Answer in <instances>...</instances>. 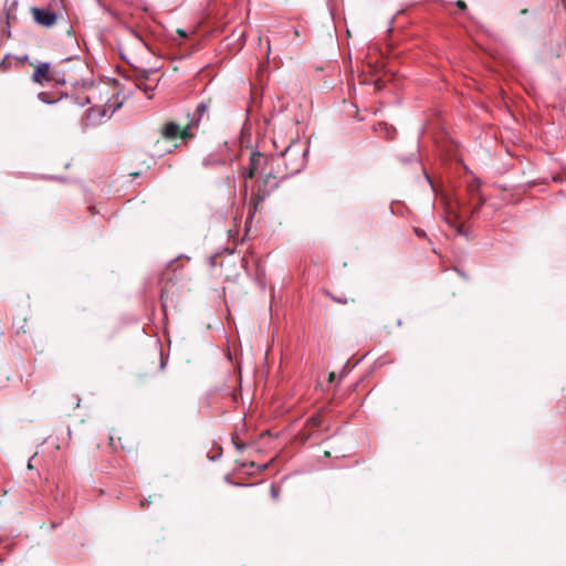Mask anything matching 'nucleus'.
<instances>
[{
	"instance_id": "nucleus-1",
	"label": "nucleus",
	"mask_w": 566,
	"mask_h": 566,
	"mask_svg": "<svg viewBox=\"0 0 566 566\" xmlns=\"http://www.w3.org/2000/svg\"><path fill=\"white\" fill-rule=\"evenodd\" d=\"M32 18L41 27L51 28L59 21V15L48 8H31Z\"/></svg>"
},
{
	"instance_id": "nucleus-2",
	"label": "nucleus",
	"mask_w": 566,
	"mask_h": 566,
	"mask_svg": "<svg viewBox=\"0 0 566 566\" xmlns=\"http://www.w3.org/2000/svg\"><path fill=\"white\" fill-rule=\"evenodd\" d=\"M209 108V104L201 102L197 105L196 108V116L197 118H193L190 120V123L182 129L181 138L188 139L193 137V128L199 125L200 119L202 116L207 113Z\"/></svg>"
},
{
	"instance_id": "nucleus-3",
	"label": "nucleus",
	"mask_w": 566,
	"mask_h": 566,
	"mask_svg": "<svg viewBox=\"0 0 566 566\" xmlns=\"http://www.w3.org/2000/svg\"><path fill=\"white\" fill-rule=\"evenodd\" d=\"M228 149V144L224 145L216 153H210L202 160V166L206 168H213L217 166H223L227 159L222 156V153Z\"/></svg>"
},
{
	"instance_id": "nucleus-4",
	"label": "nucleus",
	"mask_w": 566,
	"mask_h": 566,
	"mask_svg": "<svg viewBox=\"0 0 566 566\" xmlns=\"http://www.w3.org/2000/svg\"><path fill=\"white\" fill-rule=\"evenodd\" d=\"M262 159H263V156L261 153H259V151L251 153L250 165H249V167L242 168V171H241L242 177L244 179L253 178Z\"/></svg>"
},
{
	"instance_id": "nucleus-5",
	"label": "nucleus",
	"mask_w": 566,
	"mask_h": 566,
	"mask_svg": "<svg viewBox=\"0 0 566 566\" xmlns=\"http://www.w3.org/2000/svg\"><path fill=\"white\" fill-rule=\"evenodd\" d=\"M49 71H50V64L44 62L40 63L32 75V78L34 82L39 84H43L44 82L49 81Z\"/></svg>"
},
{
	"instance_id": "nucleus-6",
	"label": "nucleus",
	"mask_w": 566,
	"mask_h": 566,
	"mask_svg": "<svg viewBox=\"0 0 566 566\" xmlns=\"http://www.w3.org/2000/svg\"><path fill=\"white\" fill-rule=\"evenodd\" d=\"M181 135L182 132L180 133V128L179 126L176 124V123H167L163 129V135L168 138V139H174L176 138L178 135Z\"/></svg>"
},
{
	"instance_id": "nucleus-7",
	"label": "nucleus",
	"mask_w": 566,
	"mask_h": 566,
	"mask_svg": "<svg viewBox=\"0 0 566 566\" xmlns=\"http://www.w3.org/2000/svg\"><path fill=\"white\" fill-rule=\"evenodd\" d=\"M455 6L459 10H461L462 12H464L468 18L473 21V17L471 14L468 13V7H467V3L463 1V0H457L455 1Z\"/></svg>"
},
{
	"instance_id": "nucleus-8",
	"label": "nucleus",
	"mask_w": 566,
	"mask_h": 566,
	"mask_svg": "<svg viewBox=\"0 0 566 566\" xmlns=\"http://www.w3.org/2000/svg\"><path fill=\"white\" fill-rule=\"evenodd\" d=\"M300 155V151H295L292 147V145H289L287 147L284 148V150L282 151V156L283 157H292V156H298Z\"/></svg>"
},
{
	"instance_id": "nucleus-9",
	"label": "nucleus",
	"mask_w": 566,
	"mask_h": 566,
	"mask_svg": "<svg viewBox=\"0 0 566 566\" xmlns=\"http://www.w3.org/2000/svg\"><path fill=\"white\" fill-rule=\"evenodd\" d=\"M303 167H304L303 159H298V163L295 166H293L291 168L287 167V169H289L290 174H295V172H298Z\"/></svg>"
},
{
	"instance_id": "nucleus-10",
	"label": "nucleus",
	"mask_w": 566,
	"mask_h": 566,
	"mask_svg": "<svg viewBox=\"0 0 566 566\" xmlns=\"http://www.w3.org/2000/svg\"><path fill=\"white\" fill-rule=\"evenodd\" d=\"M384 128H385V134H386L387 138L392 139L395 137V128L387 127L386 125Z\"/></svg>"
},
{
	"instance_id": "nucleus-11",
	"label": "nucleus",
	"mask_w": 566,
	"mask_h": 566,
	"mask_svg": "<svg viewBox=\"0 0 566 566\" xmlns=\"http://www.w3.org/2000/svg\"><path fill=\"white\" fill-rule=\"evenodd\" d=\"M38 97H39V99H40L41 102H43V103H45V104H51V103H53L52 101H50V99L48 98V94H46V93H44V92L40 93V94L38 95Z\"/></svg>"
},
{
	"instance_id": "nucleus-12",
	"label": "nucleus",
	"mask_w": 566,
	"mask_h": 566,
	"mask_svg": "<svg viewBox=\"0 0 566 566\" xmlns=\"http://www.w3.org/2000/svg\"><path fill=\"white\" fill-rule=\"evenodd\" d=\"M271 495L274 500H277L279 499V495H280V491L279 489L275 486V485H272L271 486Z\"/></svg>"
},
{
	"instance_id": "nucleus-13",
	"label": "nucleus",
	"mask_w": 566,
	"mask_h": 566,
	"mask_svg": "<svg viewBox=\"0 0 566 566\" xmlns=\"http://www.w3.org/2000/svg\"><path fill=\"white\" fill-rule=\"evenodd\" d=\"M66 34L70 36V38H73V28L71 25H67L66 28Z\"/></svg>"
},
{
	"instance_id": "nucleus-14",
	"label": "nucleus",
	"mask_w": 566,
	"mask_h": 566,
	"mask_svg": "<svg viewBox=\"0 0 566 566\" xmlns=\"http://www.w3.org/2000/svg\"><path fill=\"white\" fill-rule=\"evenodd\" d=\"M311 421H312L315 426H319V423H321V422H319L318 417H312V418H311Z\"/></svg>"
},
{
	"instance_id": "nucleus-15",
	"label": "nucleus",
	"mask_w": 566,
	"mask_h": 566,
	"mask_svg": "<svg viewBox=\"0 0 566 566\" xmlns=\"http://www.w3.org/2000/svg\"><path fill=\"white\" fill-rule=\"evenodd\" d=\"M137 86H138L139 88H144L145 91H148V87L146 86V84H143V82H142V81H139V82H138Z\"/></svg>"
},
{
	"instance_id": "nucleus-16",
	"label": "nucleus",
	"mask_w": 566,
	"mask_h": 566,
	"mask_svg": "<svg viewBox=\"0 0 566 566\" xmlns=\"http://www.w3.org/2000/svg\"><path fill=\"white\" fill-rule=\"evenodd\" d=\"M335 379V373H331L328 376V380L333 381Z\"/></svg>"
},
{
	"instance_id": "nucleus-17",
	"label": "nucleus",
	"mask_w": 566,
	"mask_h": 566,
	"mask_svg": "<svg viewBox=\"0 0 566 566\" xmlns=\"http://www.w3.org/2000/svg\"><path fill=\"white\" fill-rule=\"evenodd\" d=\"M178 32H179V34H180L181 36H185V38L187 36V34H186V32H185V31L179 30Z\"/></svg>"
},
{
	"instance_id": "nucleus-18",
	"label": "nucleus",
	"mask_w": 566,
	"mask_h": 566,
	"mask_svg": "<svg viewBox=\"0 0 566 566\" xmlns=\"http://www.w3.org/2000/svg\"><path fill=\"white\" fill-rule=\"evenodd\" d=\"M416 233H417V235H419V237L423 235V232H422V231H420V230H416Z\"/></svg>"
},
{
	"instance_id": "nucleus-19",
	"label": "nucleus",
	"mask_w": 566,
	"mask_h": 566,
	"mask_svg": "<svg viewBox=\"0 0 566 566\" xmlns=\"http://www.w3.org/2000/svg\"><path fill=\"white\" fill-rule=\"evenodd\" d=\"M482 205H484V200H481V202L479 203V206L476 207V209H478V208H480Z\"/></svg>"
},
{
	"instance_id": "nucleus-20",
	"label": "nucleus",
	"mask_w": 566,
	"mask_h": 566,
	"mask_svg": "<svg viewBox=\"0 0 566 566\" xmlns=\"http://www.w3.org/2000/svg\"><path fill=\"white\" fill-rule=\"evenodd\" d=\"M458 233H459V234H463V231H462V229H461V228H459V229H458Z\"/></svg>"
}]
</instances>
